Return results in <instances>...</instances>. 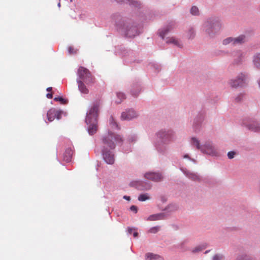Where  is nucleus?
I'll use <instances>...</instances> for the list:
<instances>
[{"label":"nucleus","mask_w":260,"mask_h":260,"mask_svg":"<svg viewBox=\"0 0 260 260\" xmlns=\"http://www.w3.org/2000/svg\"><path fill=\"white\" fill-rule=\"evenodd\" d=\"M242 125L251 132L260 133V122L257 120L245 118L242 121Z\"/></svg>","instance_id":"10"},{"label":"nucleus","mask_w":260,"mask_h":260,"mask_svg":"<svg viewBox=\"0 0 260 260\" xmlns=\"http://www.w3.org/2000/svg\"><path fill=\"white\" fill-rule=\"evenodd\" d=\"M201 151L204 154L211 156L218 157L220 156L217 148L211 141L205 142L203 144Z\"/></svg>","instance_id":"8"},{"label":"nucleus","mask_w":260,"mask_h":260,"mask_svg":"<svg viewBox=\"0 0 260 260\" xmlns=\"http://www.w3.org/2000/svg\"><path fill=\"white\" fill-rule=\"evenodd\" d=\"M204 119V113L202 112L198 113L193 118L192 122V128L195 133L200 132Z\"/></svg>","instance_id":"11"},{"label":"nucleus","mask_w":260,"mask_h":260,"mask_svg":"<svg viewBox=\"0 0 260 260\" xmlns=\"http://www.w3.org/2000/svg\"><path fill=\"white\" fill-rule=\"evenodd\" d=\"M259 9H260V6H259Z\"/></svg>","instance_id":"62"},{"label":"nucleus","mask_w":260,"mask_h":260,"mask_svg":"<svg viewBox=\"0 0 260 260\" xmlns=\"http://www.w3.org/2000/svg\"><path fill=\"white\" fill-rule=\"evenodd\" d=\"M257 188H258V192L260 193V179L258 182Z\"/></svg>","instance_id":"53"},{"label":"nucleus","mask_w":260,"mask_h":260,"mask_svg":"<svg viewBox=\"0 0 260 260\" xmlns=\"http://www.w3.org/2000/svg\"><path fill=\"white\" fill-rule=\"evenodd\" d=\"M116 96L117 99L116 100L115 102L117 104H120L122 101L125 99V94L120 92H118L116 93Z\"/></svg>","instance_id":"33"},{"label":"nucleus","mask_w":260,"mask_h":260,"mask_svg":"<svg viewBox=\"0 0 260 260\" xmlns=\"http://www.w3.org/2000/svg\"><path fill=\"white\" fill-rule=\"evenodd\" d=\"M134 230H135V229H133L131 227H128L127 232H128V234H132V233Z\"/></svg>","instance_id":"48"},{"label":"nucleus","mask_w":260,"mask_h":260,"mask_svg":"<svg viewBox=\"0 0 260 260\" xmlns=\"http://www.w3.org/2000/svg\"><path fill=\"white\" fill-rule=\"evenodd\" d=\"M150 66L156 73H158L161 69L160 64L157 63H152L150 64Z\"/></svg>","instance_id":"35"},{"label":"nucleus","mask_w":260,"mask_h":260,"mask_svg":"<svg viewBox=\"0 0 260 260\" xmlns=\"http://www.w3.org/2000/svg\"><path fill=\"white\" fill-rule=\"evenodd\" d=\"M46 90L48 92L49 91H51L52 90V87H48L47 89H46Z\"/></svg>","instance_id":"54"},{"label":"nucleus","mask_w":260,"mask_h":260,"mask_svg":"<svg viewBox=\"0 0 260 260\" xmlns=\"http://www.w3.org/2000/svg\"><path fill=\"white\" fill-rule=\"evenodd\" d=\"M112 18L117 30L126 37L133 38L143 31V26L140 23L131 20L124 21L118 14L113 15Z\"/></svg>","instance_id":"2"},{"label":"nucleus","mask_w":260,"mask_h":260,"mask_svg":"<svg viewBox=\"0 0 260 260\" xmlns=\"http://www.w3.org/2000/svg\"><path fill=\"white\" fill-rule=\"evenodd\" d=\"M222 28L221 20L218 17H213L209 18L204 22L201 29L208 37L214 38Z\"/></svg>","instance_id":"5"},{"label":"nucleus","mask_w":260,"mask_h":260,"mask_svg":"<svg viewBox=\"0 0 260 260\" xmlns=\"http://www.w3.org/2000/svg\"><path fill=\"white\" fill-rule=\"evenodd\" d=\"M190 160L192 161L194 163H196V160L194 159H193V158H190Z\"/></svg>","instance_id":"56"},{"label":"nucleus","mask_w":260,"mask_h":260,"mask_svg":"<svg viewBox=\"0 0 260 260\" xmlns=\"http://www.w3.org/2000/svg\"><path fill=\"white\" fill-rule=\"evenodd\" d=\"M57 6L58 7H60V3L59 2V3H58L57 4Z\"/></svg>","instance_id":"59"},{"label":"nucleus","mask_w":260,"mask_h":260,"mask_svg":"<svg viewBox=\"0 0 260 260\" xmlns=\"http://www.w3.org/2000/svg\"><path fill=\"white\" fill-rule=\"evenodd\" d=\"M139 116L138 113L133 109H127L121 114V120L130 121L137 118Z\"/></svg>","instance_id":"12"},{"label":"nucleus","mask_w":260,"mask_h":260,"mask_svg":"<svg viewBox=\"0 0 260 260\" xmlns=\"http://www.w3.org/2000/svg\"><path fill=\"white\" fill-rule=\"evenodd\" d=\"M141 183L140 181H136L134 182H132L130 183V185L132 186H135L136 187H139V184Z\"/></svg>","instance_id":"43"},{"label":"nucleus","mask_w":260,"mask_h":260,"mask_svg":"<svg viewBox=\"0 0 260 260\" xmlns=\"http://www.w3.org/2000/svg\"><path fill=\"white\" fill-rule=\"evenodd\" d=\"M140 189H147V188H140ZM148 189H150V187H149L148 188Z\"/></svg>","instance_id":"60"},{"label":"nucleus","mask_w":260,"mask_h":260,"mask_svg":"<svg viewBox=\"0 0 260 260\" xmlns=\"http://www.w3.org/2000/svg\"><path fill=\"white\" fill-rule=\"evenodd\" d=\"M145 257V260H165L162 256L151 252L146 253Z\"/></svg>","instance_id":"19"},{"label":"nucleus","mask_w":260,"mask_h":260,"mask_svg":"<svg viewBox=\"0 0 260 260\" xmlns=\"http://www.w3.org/2000/svg\"><path fill=\"white\" fill-rule=\"evenodd\" d=\"M172 27L170 26H167L166 27L162 28L159 30V35L162 39H164L167 36L168 33L171 30Z\"/></svg>","instance_id":"27"},{"label":"nucleus","mask_w":260,"mask_h":260,"mask_svg":"<svg viewBox=\"0 0 260 260\" xmlns=\"http://www.w3.org/2000/svg\"><path fill=\"white\" fill-rule=\"evenodd\" d=\"M187 243V241L186 240H184L183 241L181 242L179 245V246L180 248L182 249L183 247V245L184 244H185L186 243Z\"/></svg>","instance_id":"47"},{"label":"nucleus","mask_w":260,"mask_h":260,"mask_svg":"<svg viewBox=\"0 0 260 260\" xmlns=\"http://www.w3.org/2000/svg\"><path fill=\"white\" fill-rule=\"evenodd\" d=\"M130 210L135 213H137L138 212V208L135 205H132L129 208Z\"/></svg>","instance_id":"44"},{"label":"nucleus","mask_w":260,"mask_h":260,"mask_svg":"<svg viewBox=\"0 0 260 260\" xmlns=\"http://www.w3.org/2000/svg\"><path fill=\"white\" fill-rule=\"evenodd\" d=\"M130 151H131L130 149L127 150H123L124 152H125V153H128Z\"/></svg>","instance_id":"57"},{"label":"nucleus","mask_w":260,"mask_h":260,"mask_svg":"<svg viewBox=\"0 0 260 260\" xmlns=\"http://www.w3.org/2000/svg\"><path fill=\"white\" fill-rule=\"evenodd\" d=\"M102 140V155L105 161L109 165H113L115 161L114 154L112 152L116 144H122L123 140L121 136L109 130L107 134L103 135Z\"/></svg>","instance_id":"1"},{"label":"nucleus","mask_w":260,"mask_h":260,"mask_svg":"<svg viewBox=\"0 0 260 260\" xmlns=\"http://www.w3.org/2000/svg\"><path fill=\"white\" fill-rule=\"evenodd\" d=\"M180 170L189 180L194 182H201L202 181L201 176L197 173L189 171L185 168H180Z\"/></svg>","instance_id":"13"},{"label":"nucleus","mask_w":260,"mask_h":260,"mask_svg":"<svg viewBox=\"0 0 260 260\" xmlns=\"http://www.w3.org/2000/svg\"><path fill=\"white\" fill-rule=\"evenodd\" d=\"M224 255L220 253L215 254L212 258V260H224Z\"/></svg>","instance_id":"36"},{"label":"nucleus","mask_w":260,"mask_h":260,"mask_svg":"<svg viewBox=\"0 0 260 260\" xmlns=\"http://www.w3.org/2000/svg\"><path fill=\"white\" fill-rule=\"evenodd\" d=\"M237 154V153L235 151H230L228 152L227 156L229 159H232L234 158L235 155Z\"/></svg>","instance_id":"39"},{"label":"nucleus","mask_w":260,"mask_h":260,"mask_svg":"<svg viewBox=\"0 0 260 260\" xmlns=\"http://www.w3.org/2000/svg\"><path fill=\"white\" fill-rule=\"evenodd\" d=\"M168 214H167V212H164L163 211L160 213L150 215L147 217L146 220L148 221L161 220H165L168 217Z\"/></svg>","instance_id":"16"},{"label":"nucleus","mask_w":260,"mask_h":260,"mask_svg":"<svg viewBox=\"0 0 260 260\" xmlns=\"http://www.w3.org/2000/svg\"><path fill=\"white\" fill-rule=\"evenodd\" d=\"M234 260H256V258L251 255L246 253L238 254Z\"/></svg>","instance_id":"21"},{"label":"nucleus","mask_w":260,"mask_h":260,"mask_svg":"<svg viewBox=\"0 0 260 260\" xmlns=\"http://www.w3.org/2000/svg\"><path fill=\"white\" fill-rule=\"evenodd\" d=\"M68 52L70 54H73L76 53V51H75L74 49L71 46L68 48Z\"/></svg>","instance_id":"46"},{"label":"nucleus","mask_w":260,"mask_h":260,"mask_svg":"<svg viewBox=\"0 0 260 260\" xmlns=\"http://www.w3.org/2000/svg\"><path fill=\"white\" fill-rule=\"evenodd\" d=\"M141 91V88L140 86L138 84H136L132 87L131 90V93L133 96L137 97Z\"/></svg>","instance_id":"29"},{"label":"nucleus","mask_w":260,"mask_h":260,"mask_svg":"<svg viewBox=\"0 0 260 260\" xmlns=\"http://www.w3.org/2000/svg\"><path fill=\"white\" fill-rule=\"evenodd\" d=\"M46 97L48 99H52V94L48 93L46 94Z\"/></svg>","instance_id":"51"},{"label":"nucleus","mask_w":260,"mask_h":260,"mask_svg":"<svg viewBox=\"0 0 260 260\" xmlns=\"http://www.w3.org/2000/svg\"><path fill=\"white\" fill-rule=\"evenodd\" d=\"M138 236V233L137 232H135L134 233H133V236L135 237V238H136Z\"/></svg>","instance_id":"52"},{"label":"nucleus","mask_w":260,"mask_h":260,"mask_svg":"<svg viewBox=\"0 0 260 260\" xmlns=\"http://www.w3.org/2000/svg\"><path fill=\"white\" fill-rule=\"evenodd\" d=\"M117 3H123L129 4L132 7L137 8L140 7L141 4L137 0H115Z\"/></svg>","instance_id":"23"},{"label":"nucleus","mask_w":260,"mask_h":260,"mask_svg":"<svg viewBox=\"0 0 260 260\" xmlns=\"http://www.w3.org/2000/svg\"><path fill=\"white\" fill-rule=\"evenodd\" d=\"M119 50L120 51V54L122 55L125 56L127 53H128L129 51L127 50L124 47H120L119 48Z\"/></svg>","instance_id":"41"},{"label":"nucleus","mask_w":260,"mask_h":260,"mask_svg":"<svg viewBox=\"0 0 260 260\" xmlns=\"http://www.w3.org/2000/svg\"><path fill=\"white\" fill-rule=\"evenodd\" d=\"M245 54L241 50H237L233 52L232 56L234 58V63L236 64H242L244 61Z\"/></svg>","instance_id":"15"},{"label":"nucleus","mask_w":260,"mask_h":260,"mask_svg":"<svg viewBox=\"0 0 260 260\" xmlns=\"http://www.w3.org/2000/svg\"><path fill=\"white\" fill-rule=\"evenodd\" d=\"M249 80V75L247 73L242 72L236 78L229 80V84L233 88L243 87L248 84Z\"/></svg>","instance_id":"6"},{"label":"nucleus","mask_w":260,"mask_h":260,"mask_svg":"<svg viewBox=\"0 0 260 260\" xmlns=\"http://www.w3.org/2000/svg\"><path fill=\"white\" fill-rule=\"evenodd\" d=\"M160 226L157 225L150 228L148 232L151 234H156L160 231Z\"/></svg>","instance_id":"38"},{"label":"nucleus","mask_w":260,"mask_h":260,"mask_svg":"<svg viewBox=\"0 0 260 260\" xmlns=\"http://www.w3.org/2000/svg\"><path fill=\"white\" fill-rule=\"evenodd\" d=\"M137 140V136L136 135L131 136L128 138V141L129 142H135Z\"/></svg>","instance_id":"45"},{"label":"nucleus","mask_w":260,"mask_h":260,"mask_svg":"<svg viewBox=\"0 0 260 260\" xmlns=\"http://www.w3.org/2000/svg\"><path fill=\"white\" fill-rule=\"evenodd\" d=\"M248 41V38L245 34H241L236 37H228L223 40L222 43L223 45L231 44L233 46L241 45Z\"/></svg>","instance_id":"7"},{"label":"nucleus","mask_w":260,"mask_h":260,"mask_svg":"<svg viewBox=\"0 0 260 260\" xmlns=\"http://www.w3.org/2000/svg\"><path fill=\"white\" fill-rule=\"evenodd\" d=\"M196 35L195 28L193 27L190 26L186 31V37L189 40H192L194 38Z\"/></svg>","instance_id":"28"},{"label":"nucleus","mask_w":260,"mask_h":260,"mask_svg":"<svg viewBox=\"0 0 260 260\" xmlns=\"http://www.w3.org/2000/svg\"><path fill=\"white\" fill-rule=\"evenodd\" d=\"M73 154V151L71 148H67L63 153V160L67 162H70L72 160Z\"/></svg>","instance_id":"20"},{"label":"nucleus","mask_w":260,"mask_h":260,"mask_svg":"<svg viewBox=\"0 0 260 260\" xmlns=\"http://www.w3.org/2000/svg\"><path fill=\"white\" fill-rule=\"evenodd\" d=\"M243 98L244 94L240 93L235 96V100L236 102H240L242 101Z\"/></svg>","instance_id":"40"},{"label":"nucleus","mask_w":260,"mask_h":260,"mask_svg":"<svg viewBox=\"0 0 260 260\" xmlns=\"http://www.w3.org/2000/svg\"><path fill=\"white\" fill-rule=\"evenodd\" d=\"M179 206L177 204L172 203L169 204L164 210V212H167L168 216L172 213H173L178 210Z\"/></svg>","instance_id":"18"},{"label":"nucleus","mask_w":260,"mask_h":260,"mask_svg":"<svg viewBox=\"0 0 260 260\" xmlns=\"http://www.w3.org/2000/svg\"><path fill=\"white\" fill-rule=\"evenodd\" d=\"M123 198L127 201H129L131 200V197L129 196H124Z\"/></svg>","instance_id":"49"},{"label":"nucleus","mask_w":260,"mask_h":260,"mask_svg":"<svg viewBox=\"0 0 260 260\" xmlns=\"http://www.w3.org/2000/svg\"><path fill=\"white\" fill-rule=\"evenodd\" d=\"M77 82L78 85V89L81 93L85 94L88 93V89L86 88L83 82L79 79H77Z\"/></svg>","instance_id":"25"},{"label":"nucleus","mask_w":260,"mask_h":260,"mask_svg":"<svg viewBox=\"0 0 260 260\" xmlns=\"http://www.w3.org/2000/svg\"><path fill=\"white\" fill-rule=\"evenodd\" d=\"M54 100L55 101H59L62 104H66L67 103V100L63 99V98L62 97H60V96H58V97H55L54 99Z\"/></svg>","instance_id":"42"},{"label":"nucleus","mask_w":260,"mask_h":260,"mask_svg":"<svg viewBox=\"0 0 260 260\" xmlns=\"http://www.w3.org/2000/svg\"><path fill=\"white\" fill-rule=\"evenodd\" d=\"M144 177L147 179L154 182H160L163 180L164 177L159 172H148L144 174Z\"/></svg>","instance_id":"14"},{"label":"nucleus","mask_w":260,"mask_h":260,"mask_svg":"<svg viewBox=\"0 0 260 260\" xmlns=\"http://www.w3.org/2000/svg\"><path fill=\"white\" fill-rule=\"evenodd\" d=\"M55 118L59 120L61 119L62 116H66L67 115V112L62 111V110L55 109Z\"/></svg>","instance_id":"34"},{"label":"nucleus","mask_w":260,"mask_h":260,"mask_svg":"<svg viewBox=\"0 0 260 260\" xmlns=\"http://www.w3.org/2000/svg\"><path fill=\"white\" fill-rule=\"evenodd\" d=\"M166 42L167 44H172L179 48H182L183 46L182 42L174 37L167 38Z\"/></svg>","instance_id":"22"},{"label":"nucleus","mask_w":260,"mask_h":260,"mask_svg":"<svg viewBox=\"0 0 260 260\" xmlns=\"http://www.w3.org/2000/svg\"><path fill=\"white\" fill-rule=\"evenodd\" d=\"M207 247V244L206 243H204V244L199 245L196 246V247H194V248H193L191 250V252L193 253L199 252L202 251L203 250L205 249V248H206Z\"/></svg>","instance_id":"31"},{"label":"nucleus","mask_w":260,"mask_h":260,"mask_svg":"<svg viewBox=\"0 0 260 260\" xmlns=\"http://www.w3.org/2000/svg\"><path fill=\"white\" fill-rule=\"evenodd\" d=\"M150 199V197L149 194L148 193H141L140 194L138 198V200L141 202H144L146 200H149Z\"/></svg>","instance_id":"32"},{"label":"nucleus","mask_w":260,"mask_h":260,"mask_svg":"<svg viewBox=\"0 0 260 260\" xmlns=\"http://www.w3.org/2000/svg\"><path fill=\"white\" fill-rule=\"evenodd\" d=\"M210 251V250H206L205 252V254H207L208 253H209Z\"/></svg>","instance_id":"58"},{"label":"nucleus","mask_w":260,"mask_h":260,"mask_svg":"<svg viewBox=\"0 0 260 260\" xmlns=\"http://www.w3.org/2000/svg\"><path fill=\"white\" fill-rule=\"evenodd\" d=\"M77 79L88 84L93 82V78L90 71L83 67H80L77 71Z\"/></svg>","instance_id":"9"},{"label":"nucleus","mask_w":260,"mask_h":260,"mask_svg":"<svg viewBox=\"0 0 260 260\" xmlns=\"http://www.w3.org/2000/svg\"><path fill=\"white\" fill-rule=\"evenodd\" d=\"M252 62L253 67L260 70V52H256L252 56Z\"/></svg>","instance_id":"17"},{"label":"nucleus","mask_w":260,"mask_h":260,"mask_svg":"<svg viewBox=\"0 0 260 260\" xmlns=\"http://www.w3.org/2000/svg\"><path fill=\"white\" fill-rule=\"evenodd\" d=\"M156 139L153 145L160 154L166 155L168 150V145L176 140L175 132L172 128H164L155 133Z\"/></svg>","instance_id":"3"},{"label":"nucleus","mask_w":260,"mask_h":260,"mask_svg":"<svg viewBox=\"0 0 260 260\" xmlns=\"http://www.w3.org/2000/svg\"><path fill=\"white\" fill-rule=\"evenodd\" d=\"M71 2H72L73 1V0H70Z\"/></svg>","instance_id":"61"},{"label":"nucleus","mask_w":260,"mask_h":260,"mask_svg":"<svg viewBox=\"0 0 260 260\" xmlns=\"http://www.w3.org/2000/svg\"><path fill=\"white\" fill-rule=\"evenodd\" d=\"M101 105L100 101L93 102L89 111L87 112L85 122L87 125L88 133L90 135H93L97 131L98 112Z\"/></svg>","instance_id":"4"},{"label":"nucleus","mask_w":260,"mask_h":260,"mask_svg":"<svg viewBox=\"0 0 260 260\" xmlns=\"http://www.w3.org/2000/svg\"><path fill=\"white\" fill-rule=\"evenodd\" d=\"M190 12L194 16H198L200 14L199 9L196 6H192L190 10Z\"/></svg>","instance_id":"37"},{"label":"nucleus","mask_w":260,"mask_h":260,"mask_svg":"<svg viewBox=\"0 0 260 260\" xmlns=\"http://www.w3.org/2000/svg\"><path fill=\"white\" fill-rule=\"evenodd\" d=\"M257 82L258 85V87L260 88V78L257 80Z\"/></svg>","instance_id":"55"},{"label":"nucleus","mask_w":260,"mask_h":260,"mask_svg":"<svg viewBox=\"0 0 260 260\" xmlns=\"http://www.w3.org/2000/svg\"><path fill=\"white\" fill-rule=\"evenodd\" d=\"M109 125L111 130L114 131L120 129V127L112 115L109 118Z\"/></svg>","instance_id":"26"},{"label":"nucleus","mask_w":260,"mask_h":260,"mask_svg":"<svg viewBox=\"0 0 260 260\" xmlns=\"http://www.w3.org/2000/svg\"><path fill=\"white\" fill-rule=\"evenodd\" d=\"M183 157L184 158L188 159L189 160H190V156H189V155H188V154H186L184 155H183Z\"/></svg>","instance_id":"50"},{"label":"nucleus","mask_w":260,"mask_h":260,"mask_svg":"<svg viewBox=\"0 0 260 260\" xmlns=\"http://www.w3.org/2000/svg\"><path fill=\"white\" fill-rule=\"evenodd\" d=\"M190 144L192 147H195L197 149L200 151L201 150L203 145L201 144L200 140L196 137H193L191 138L190 140Z\"/></svg>","instance_id":"24"},{"label":"nucleus","mask_w":260,"mask_h":260,"mask_svg":"<svg viewBox=\"0 0 260 260\" xmlns=\"http://www.w3.org/2000/svg\"><path fill=\"white\" fill-rule=\"evenodd\" d=\"M55 109L51 108L49 109L47 113L48 120L49 122L53 121L55 118Z\"/></svg>","instance_id":"30"}]
</instances>
